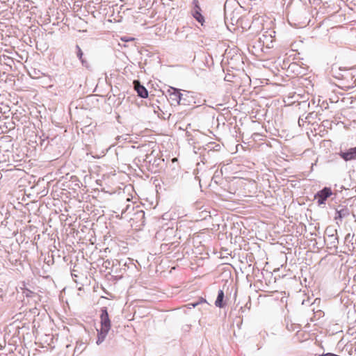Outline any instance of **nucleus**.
I'll use <instances>...</instances> for the list:
<instances>
[{"label":"nucleus","instance_id":"nucleus-2","mask_svg":"<svg viewBox=\"0 0 356 356\" xmlns=\"http://www.w3.org/2000/svg\"><path fill=\"white\" fill-rule=\"evenodd\" d=\"M145 224V212L143 210L137 209L134 216L130 218V225L135 230H140Z\"/></svg>","mask_w":356,"mask_h":356},{"label":"nucleus","instance_id":"nucleus-11","mask_svg":"<svg viewBox=\"0 0 356 356\" xmlns=\"http://www.w3.org/2000/svg\"><path fill=\"white\" fill-rule=\"evenodd\" d=\"M76 48L77 49V51H76L77 56L79 57V58L80 59V60L81 61L82 63H85L86 61L83 58V54L82 50L81 49L80 47L78 45H76Z\"/></svg>","mask_w":356,"mask_h":356},{"label":"nucleus","instance_id":"nucleus-9","mask_svg":"<svg viewBox=\"0 0 356 356\" xmlns=\"http://www.w3.org/2000/svg\"><path fill=\"white\" fill-rule=\"evenodd\" d=\"M223 299H224V292L223 291L220 290L218 292L217 299L215 302V305L216 307L222 308L224 307L223 304Z\"/></svg>","mask_w":356,"mask_h":356},{"label":"nucleus","instance_id":"nucleus-5","mask_svg":"<svg viewBox=\"0 0 356 356\" xmlns=\"http://www.w3.org/2000/svg\"><path fill=\"white\" fill-rule=\"evenodd\" d=\"M170 99L172 102V104H179L181 101V94L177 88L170 87L168 90Z\"/></svg>","mask_w":356,"mask_h":356},{"label":"nucleus","instance_id":"nucleus-7","mask_svg":"<svg viewBox=\"0 0 356 356\" xmlns=\"http://www.w3.org/2000/svg\"><path fill=\"white\" fill-rule=\"evenodd\" d=\"M129 209V205H125L124 207H120L119 202H115L114 205H113V213H115V217L120 218V213L122 215L126 211Z\"/></svg>","mask_w":356,"mask_h":356},{"label":"nucleus","instance_id":"nucleus-3","mask_svg":"<svg viewBox=\"0 0 356 356\" xmlns=\"http://www.w3.org/2000/svg\"><path fill=\"white\" fill-rule=\"evenodd\" d=\"M332 194V191L330 188H324L320 191L315 196L319 204H324L327 197Z\"/></svg>","mask_w":356,"mask_h":356},{"label":"nucleus","instance_id":"nucleus-6","mask_svg":"<svg viewBox=\"0 0 356 356\" xmlns=\"http://www.w3.org/2000/svg\"><path fill=\"white\" fill-rule=\"evenodd\" d=\"M134 89L137 92L138 96L142 98H147L148 97V92L147 89L137 80L134 81Z\"/></svg>","mask_w":356,"mask_h":356},{"label":"nucleus","instance_id":"nucleus-4","mask_svg":"<svg viewBox=\"0 0 356 356\" xmlns=\"http://www.w3.org/2000/svg\"><path fill=\"white\" fill-rule=\"evenodd\" d=\"M193 4L194 6L193 14V17L195 18V19L197 22L201 23V24L202 25L203 23L204 22V17L202 16V15L200 13L201 12V8L200 6L198 0H193Z\"/></svg>","mask_w":356,"mask_h":356},{"label":"nucleus","instance_id":"nucleus-8","mask_svg":"<svg viewBox=\"0 0 356 356\" xmlns=\"http://www.w3.org/2000/svg\"><path fill=\"white\" fill-rule=\"evenodd\" d=\"M340 156L345 161H350L356 159V147L349 149L346 152L341 153Z\"/></svg>","mask_w":356,"mask_h":356},{"label":"nucleus","instance_id":"nucleus-1","mask_svg":"<svg viewBox=\"0 0 356 356\" xmlns=\"http://www.w3.org/2000/svg\"><path fill=\"white\" fill-rule=\"evenodd\" d=\"M100 323L101 326L99 329H97L98 339L97 343H101L106 338L108 331L111 328L110 319L108 311L106 308L102 309V314L100 315Z\"/></svg>","mask_w":356,"mask_h":356},{"label":"nucleus","instance_id":"nucleus-10","mask_svg":"<svg viewBox=\"0 0 356 356\" xmlns=\"http://www.w3.org/2000/svg\"><path fill=\"white\" fill-rule=\"evenodd\" d=\"M206 300L202 297H200L197 302H193V303H189L187 307L188 308H191L190 306H192L193 307H195L196 306L199 305L200 304H202L206 302Z\"/></svg>","mask_w":356,"mask_h":356}]
</instances>
